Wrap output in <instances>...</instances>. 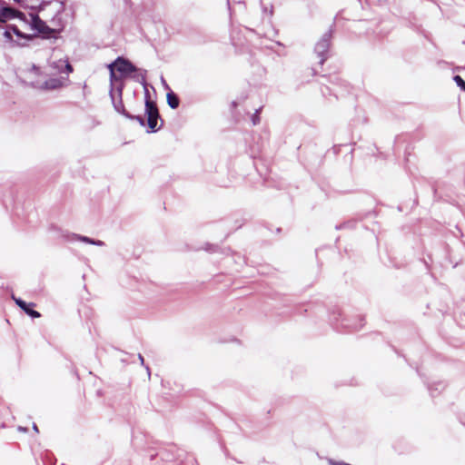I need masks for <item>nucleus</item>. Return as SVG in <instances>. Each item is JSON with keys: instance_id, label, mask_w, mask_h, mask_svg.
Masks as SVG:
<instances>
[{"instance_id": "f257e3e1", "label": "nucleus", "mask_w": 465, "mask_h": 465, "mask_svg": "<svg viewBox=\"0 0 465 465\" xmlns=\"http://www.w3.org/2000/svg\"><path fill=\"white\" fill-rule=\"evenodd\" d=\"M146 71L141 73V80L137 79L144 89V110L147 115V125L151 133H155L161 126L157 127L158 120L161 118L156 103L152 101L150 98V93L148 90V84L146 81Z\"/></svg>"}, {"instance_id": "f03ea898", "label": "nucleus", "mask_w": 465, "mask_h": 465, "mask_svg": "<svg viewBox=\"0 0 465 465\" xmlns=\"http://www.w3.org/2000/svg\"><path fill=\"white\" fill-rule=\"evenodd\" d=\"M124 88V82H120V84L115 86V91H114L113 88H110L109 94H110L112 104H113L114 110L117 113L124 115V117H126L127 119L135 120L140 124V125L144 126L145 120L141 114H132L125 109V107L124 105V102H123Z\"/></svg>"}, {"instance_id": "7ed1b4c3", "label": "nucleus", "mask_w": 465, "mask_h": 465, "mask_svg": "<svg viewBox=\"0 0 465 465\" xmlns=\"http://www.w3.org/2000/svg\"><path fill=\"white\" fill-rule=\"evenodd\" d=\"M333 35V25L324 33L322 38L316 43L314 52L319 57V64L322 65L328 58V52L331 47V41Z\"/></svg>"}, {"instance_id": "20e7f679", "label": "nucleus", "mask_w": 465, "mask_h": 465, "mask_svg": "<svg viewBox=\"0 0 465 465\" xmlns=\"http://www.w3.org/2000/svg\"><path fill=\"white\" fill-rule=\"evenodd\" d=\"M31 26L40 34L44 39H57L60 33L59 30L49 27L37 15H32Z\"/></svg>"}, {"instance_id": "39448f33", "label": "nucleus", "mask_w": 465, "mask_h": 465, "mask_svg": "<svg viewBox=\"0 0 465 465\" xmlns=\"http://www.w3.org/2000/svg\"><path fill=\"white\" fill-rule=\"evenodd\" d=\"M13 18L25 19V15L21 11L5 5H0V24H5Z\"/></svg>"}, {"instance_id": "423d86ee", "label": "nucleus", "mask_w": 465, "mask_h": 465, "mask_svg": "<svg viewBox=\"0 0 465 465\" xmlns=\"http://www.w3.org/2000/svg\"><path fill=\"white\" fill-rule=\"evenodd\" d=\"M112 64H114V68L122 76H126L131 73L138 71V68L134 64H133L128 59L122 56L117 57Z\"/></svg>"}, {"instance_id": "0eeeda50", "label": "nucleus", "mask_w": 465, "mask_h": 465, "mask_svg": "<svg viewBox=\"0 0 465 465\" xmlns=\"http://www.w3.org/2000/svg\"><path fill=\"white\" fill-rule=\"evenodd\" d=\"M13 299L15 302V304L22 309L27 315L31 316L32 318H39L41 316L40 312L34 310L33 307L35 306V303L30 302L27 303L24 300L20 298H15L13 296Z\"/></svg>"}, {"instance_id": "6e6552de", "label": "nucleus", "mask_w": 465, "mask_h": 465, "mask_svg": "<svg viewBox=\"0 0 465 465\" xmlns=\"http://www.w3.org/2000/svg\"><path fill=\"white\" fill-rule=\"evenodd\" d=\"M61 238H63L64 241H81V242H86V243H90V244H93L94 243V239H91L87 236H82V235H79V234H76V233H69V232H66V233H62L61 234Z\"/></svg>"}, {"instance_id": "1a4fd4ad", "label": "nucleus", "mask_w": 465, "mask_h": 465, "mask_svg": "<svg viewBox=\"0 0 465 465\" xmlns=\"http://www.w3.org/2000/svg\"><path fill=\"white\" fill-rule=\"evenodd\" d=\"M7 26L12 34H15L18 38L24 39L26 42L32 41L37 36L36 34L31 35L21 32L15 25H8Z\"/></svg>"}, {"instance_id": "9d476101", "label": "nucleus", "mask_w": 465, "mask_h": 465, "mask_svg": "<svg viewBox=\"0 0 465 465\" xmlns=\"http://www.w3.org/2000/svg\"><path fill=\"white\" fill-rule=\"evenodd\" d=\"M108 69H109V72H110V88H113L114 91H115V86L118 85L120 84V82H123L122 81V75L118 76L116 75L115 74V68H114V64H108Z\"/></svg>"}, {"instance_id": "9b49d317", "label": "nucleus", "mask_w": 465, "mask_h": 465, "mask_svg": "<svg viewBox=\"0 0 465 465\" xmlns=\"http://www.w3.org/2000/svg\"><path fill=\"white\" fill-rule=\"evenodd\" d=\"M63 83L58 78H50L44 83L43 87L47 90H55L62 87Z\"/></svg>"}, {"instance_id": "f8f14e48", "label": "nucleus", "mask_w": 465, "mask_h": 465, "mask_svg": "<svg viewBox=\"0 0 465 465\" xmlns=\"http://www.w3.org/2000/svg\"><path fill=\"white\" fill-rule=\"evenodd\" d=\"M167 104L172 109H176L179 106V97L172 91L167 94Z\"/></svg>"}, {"instance_id": "ddd939ff", "label": "nucleus", "mask_w": 465, "mask_h": 465, "mask_svg": "<svg viewBox=\"0 0 465 465\" xmlns=\"http://www.w3.org/2000/svg\"><path fill=\"white\" fill-rule=\"evenodd\" d=\"M4 37L6 39L7 42H10L13 45H18V46H26L27 43H20L18 41H15L13 39L12 33L9 30L8 26H6L5 31L4 32Z\"/></svg>"}, {"instance_id": "4468645a", "label": "nucleus", "mask_w": 465, "mask_h": 465, "mask_svg": "<svg viewBox=\"0 0 465 465\" xmlns=\"http://www.w3.org/2000/svg\"><path fill=\"white\" fill-rule=\"evenodd\" d=\"M453 80L461 90L465 91V81L460 75H455Z\"/></svg>"}, {"instance_id": "2eb2a0df", "label": "nucleus", "mask_w": 465, "mask_h": 465, "mask_svg": "<svg viewBox=\"0 0 465 465\" xmlns=\"http://www.w3.org/2000/svg\"><path fill=\"white\" fill-rule=\"evenodd\" d=\"M262 111V107H260L259 109H257L255 111V113L252 114V122L253 124V125H257L258 124H260V116H259V114L260 112Z\"/></svg>"}, {"instance_id": "dca6fc26", "label": "nucleus", "mask_w": 465, "mask_h": 465, "mask_svg": "<svg viewBox=\"0 0 465 465\" xmlns=\"http://www.w3.org/2000/svg\"><path fill=\"white\" fill-rule=\"evenodd\" d=\"M363 319L361 318L360 319V323L358 325H355V326H350V328L352 330V331H358L360 330L363 325L364 323L362 322ZM347 327H349V325H346Z\"/></svg>"}, {"instance_id": "f3484780", "label": "nucleus", "mask_w": 465, "mask_h": 465, "mask_svg": "<svg viewBox=\"0 0 465 465\" xmlns=\"http://www.w3.org/2000/svg\"><path fill=\"white\" fill-rule=\"evenodd\" d=\"M144 70H142V69H138V71L136 72L137 74L134 75L133 78L137 81V79L141 80V73L143 72Z\"/></svg>"}, {"instance_id": "a211bd4d", "label": "nucleus", "mask_w": 465, "mask_h": 465, "mask_svg": "<svg viewBox=\"0 0 465 465\" xmlns=\"http://www.w3.org/2000/svg\"><path fill=\"white\" fill-rule=\"evenodd\" d=\"M65 70H66L67 73H72L73 72V66L69 63H66Z\"/></svg>"}, {"instance_id": "6ab92c4d", "label": "nucleus", "mask_w": 465, "mask_h": 465, "mask_svg": "<svg viewBox=\"0 0 465 465\" xmlns=\"http://www.w3.org/2000/svg\"><path fill=\"white\" fill-rule=\"evenodd\" d=\"M93 244L97 245V246H103L104 244V242L100 240H94V243H93Z\"/></svg>"}, {"instance_id": "aec40b11", "label": "nucleus", "mask_w": 465, "mask_h": 465, "mask_svg": "<svg viewBox=\"0 0 465 465\" xmlns=\"http://www.w3.org/2000/svg\"><path fill=\"white\" fill-rule=\"evenodd\" d=\"M162 82H163V85H164V87H165L166 89H169V85L167 84V83H166V81L164 80V78H163V77H162Z\"/></svg>"}, {"instance_id": "412c9836", "label": "nucleus", "mask_w": 465, "mask_h": 465, "mask_svg": "<svg viewBox=\"0 0 465 465\" xmlns=\"http://www.w3.org/2000/svg\"><path fill=\"white\" fill-rule=\"evenodd\" d=\"M139 361H141L142 364H143L144 360H143V357L141 354H139Z\"/></svg>"}, {"instance_id": "4be33fe9", "label": "nucleus", "mask_w": 465, "mask_h": 465, "mask_svg": "<svg viewBox=\"0 0 465 465\" xmlns=\"http://www.w3.org/2000/svg\"><path fill=\"white\" fill-rule=\"evenodd\" d=\"M33 429H34V430L38 431V428L35 424H34Z\"/></svg>"}, {"instance_id": "5701e85b", "label": "nucleus", "mask_w": 465, "mask_h": 465, "mask_svg": "<svg viewBox=\"0 0 465 465\" xmlns=\"http://www.w3.org/2000/svg\"><path fill=\"white\" fill-rule=\"evenodd\" d=\"M0 5H5V2L4 0H0Z\"/></svg>"}, {"instance_id": "b1692460", "label": "nucleus", "mask_w": 465, "mask_h": 465, "mask_svg": "<svg viewBox=\"0 0 465 465\" xmlns=\"http://www.w3.org/2000/svg\"><path fill=\"white\" fill-rule=\"evenodd\" d=\"M139 108H142V104L139 102ZM139 112L141 111V109L138 110Z\"/></svg>"}]
</instances>
